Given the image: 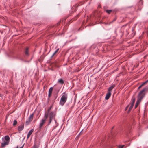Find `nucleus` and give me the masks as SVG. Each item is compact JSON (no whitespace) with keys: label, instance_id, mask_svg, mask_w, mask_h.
Returning a JSON list of instances; mask_svg holds the SVG:
<instances>
[{"label":"nucleus","instance_id":"f257e3e1","mask_svg":"<svg viewBox=\"0 0 148 148\" xmlns=\"http://www.w3.org/2000/svg\"><path fill=\"white\" fill-rule=\"evenodd\" d=\"M51 107H50L48 110L47 112H45V115L46 114H48V117L49 123L48 125L50 124L52 120L54 119L55 117L56 114L53 112H50Z\"/></svg>","mask_w":148,"mask_h":148},{"label":"nucleus","instance_id":"f03ea898","mask_svg":"<svg viewBox=\"0 0 148 148\" xmlns=\"http://www.w3.org/2000/svg\"><path fill=\"white\" fill-rule=\"evenodd\" d=\"M68 98L67 94L65 93H64L62 94V96L60 99V100L59 102V104L62 106L66 102Z\"/></svg>","mask_w":148,"mask_h":148},{"label":"nucleus","instance_id":"7ed1b4c3","mask_svg":"<svg viewBox=\"0 0 148 148\" xmlns=\"http://www.w3.org/2000/svg\"><path fill=\"white\" fill-rule=\"evenodd\" d=\"M47 118H48V114H46L45 115H44V118L42 119L39 125V127L38 128L39 130H40L41 127L45 123L47 119Z\"/></svg>","mask_w":148,"mask_h":148},{"label":"nucleus","instance_id":"20e7f679","mask_svg":"<svg viewBox=\"0 0 148 148\" xmlns=\"http://www.w3.org/2000/svg\"><path fill=\"white\" fill-rule=\"evenodd\" d=\"M148 90V88H146L143 89L141 90L140 93L139 94L138 97L143 98L144 97V92L145 91H147Z\"/></svg>","mask_w":148,"mask_h":148},{"label":"nucleus","instance_id":"39448f33","mask_svg":"<svg viewBox=\"0 0 148 148\" xmlns=\"http://www.w3.org/2000/svg\"><path fill=\"white\" fill-rule=\"evenodd\" d=\"M34 116V114H32L30 115V116L29 117L28 120H27L26 122V123L28 125V124L30 122H31L33 120Z\"/></svg>","mask_w":148,"mask_h":148},{"label":"nucleus","instance_id":"423d86ee","mask_svg":"<svg viewBox=\"0 0 148 148\" xmlns=\"http://www.w3.org/2000/svg\"><path fill=\"white\" fill-rule=\"evenodd\" d=\"M53 89V88L52 87L50 88L49 90L48 95V99H49L51 96Z\"/></svg>","mask_w":148,"mask_h":148},{"label":"nucleus","instance_id":"0eeeda50","mask_svg":"<svg viewBox=\"0 0 148 148\" xmlns=\"http://www.w3.org/2000/svg\"><path fill=\"white\" fill-rule=\"evenodd\" d=\"M9 143L8 141H6L3 140V142L1 143V147H4L5 145H8Z\"/></svg>","mask_w":148,"mask_h":148},{"label":"nucleus","instance_id":"6e6552de","mask_svg":"<svg viewBox=\"0 0 148 148\" xmlns=\"http://www.w3.org/2000/svg\"><path fill=\"white\" fill-rule=\"evenodd\" d=\"M111 95V92H108L106 95L105 97V99L106 100H108L110 97Z\"/></svg>","mask_w":148,"mask_h":148},{"label":"nucleus","instance_id":"1a4fd4ad","mask_svg":"<svg viewBox=\"0 0 148 148\" xmlns=\"http://www.w3.org/2000/svg\"><path fill=\"white\" fill-rule=\"evenodd\" d=\"M33 132V130H30L29 132H28L27 136V139H28L29 138L30 136L31 135V134H32V132Z\"/></svg>","mask_w":148,"mask_h":148},{"label":"nucleus","instance_id":"9d476101","mask_svg":"<svg viewBox=\"0 0 148 148\" xmlns=\"http://www.w3.org/2000/svg\"><path fill=\"white\" fill-rule=\"evenodd\" d=\"M24 126L23 125H21L19 126L18 128V131H22L23 129Z\"/></svg>","mask_w":148,"mask_h":148},{"label":"nucleus","instance_id":"9b49d317","mask_svg":"<svg viewBox=\"0 0 148 148\" xmlns=\"http://www.w3.org/2000/svg\"><path fill=\"white\" fill-rule=\"evenodd\" d=\"M5 141H8V142H9L10 138L9 136H6L5 137Z\"/></svg>","mask_w":148,"mask_h":148},{"label":"nucleus","instance_id":"f8f14e48","mask_svg":"<svg viewBox=\"0 0 148 148\" xmlns=\"http://www.w3.org/2000/svg\"><path fill=\"white\" fill-rule=\"evenodd\" d=\"M115 86V85H113L112 86L110 87L108 89L109 92H111V91L114 87Z\"/></svg>","mask_w":148,"mask_h":148},{"label":"nucleus","instance_id":"ddd939ff","mask_svg":"<svg viewBox=\"0 0 148 148\" xmlns=\"http://www.w3.org/2000/svg\"><path fill=\"white\" fill-rule=\"evenodd\" d=\"M28 51V48H27L25 50V54L27 56H28L29 55Z\"/></svg>","mask_w":148,"mask_h":148},{"label":"nucleus","instance_id":"4468645a","mask_svg":"<svg viewBox=\"0 0 148 148\" xmlns=\"http://www.w3.org/2000/svg\"><path fill=\"white\" fill-rule=\"evenodd\" d=\"M134 105L131 104V105L129 108V110L128 111V112L129 113L132 109Z\"/></svg>","mask_w":148,"mask_h":148},{"label":"nucleus","instance_id":"2eb2a0df","mask_svg":"<svg viewBox=\"0 0 148 148\" xmlns=\"http://www.w3.org/2000/svg\"><path fill=\"white\" fill-rule=\"evenodd\" d=\"M142 99V98L138 97V99L136 103L139 104L140 103Z\"/></svg>","mask_w":148,"mask_h":148},{"label":"nucleus","instance_id":"dca6fc26","mask_svg":"<svg viewBox=\"0 0 148 148\" xmlns=\"http://www.w3.org/2000/svg\"><path fill=\"white\" fill-rule=\"evenodd\" d=\"M142 99V98L138 97V99L136 103L139 104L140 103Z\"/></svg>","mask_w":148,"mask_h":148},{"label":"nucleus","instance_id":"f3484780","mask_svg":"<svg viewBox=\"0 0 148 148\" xmlns=\"http://www.w3.org/2000/svg\"><path fill=\"white\" fill-rule=\"evenodd\" d=\"M58 82L61 84H63L64 82L63 80L62 79H59Z\"/></svg>","mask_w":148,"mask_h":148},{"label":"nucleus","instance_id":"a211bd4d","mask_svg":"<svg viewBox=\"0 0 148 148\" xmlns=\"http://www.w3.org/2000/svg\"><path fill=\"white\" fill-rule=\"evenodd\" d=\"M59 50V49H58L51 56V58H52L56 54Z\"/></svg>","mask_w":148,"mask_h":148},{"label":"nucleus","instance_id":"6ab92c4d","mask_svg":"<svg viewBox=\"0 0 148 148\" xmlns=\"http://www.w3.org/2000/svg\"><path fill=\"white\" fill-rule=\"evenodd\" d=\"M147 82H148V80L145 82H143L142 84V86H143L145 85L146 84Z\"/></svg>","mask_w":148,"mask_h":148},{"label":"nucleus","instance_id":"aec40b11","mask_svg":"<svg viewBox=\"0 0 148 148\" xmlns=\"http://www.w3.org/2000/svg\"><path fill=\"white\" fill-rule=\"evenodd\" d=\"M147 82H148V80L145 82H143L142 84V86H143L145 85L146 84Z\"/></svg>","mask_w":148,"mask_h":148},{"label":"nucleus","instance_id":"412c9836","mask_svg":"<svg viewBox=\"0 0 148 148\" xmlns=\"http://www.w3.org/2000/svg\"><path fill=\"white\" fill-rule=\"evenodd\" d=\"M17 124V121L16 120L14 121L13 125L14 126L16 125Z\"/></svg>","mask_w":148,"mask_h":148},{"label":"nucleus","instance_id":"4be33fe9","mask_svg":"<svg viewBox=\"0 0 148 148\" xmlns=\"http://www.w3.org/2000/svg\"><path fill=\"white\" fill-rule=\"evenodd\" d=\"M132 103H131L132 104H133V105H134V102H135V98H133L132 99Z\"/></svg>","mask_w":148,"mask_h":148},{"label":"nucleus","instance_id":"5701e85b","mask_svg":"<svg viewBox=\"0 0 148 148\" xmlns=\"http://www.w3.org/2000/svg\"><path fill=\"white\" fill-rule=\"evenodd\" d=\"M106 11L107 13L109 14L111 12L112 10H107Z\"/></svg>","mask_w":148,"mask_h":148},{"label":"nucleus","instance_id":"b1692460","mask_svg":"<svg viewBox=\"0 0 148 148\" xmlns=\"http://www.w3.org/2000/svg\"><path fill=\"white\" fill-rule=\"evenodd\" d=\"M124 146H125V145H121L119 146L118 147H119V148H123Z\"/></svg>","mask_w":148,"mask_h":148},{"label":"nucleus","instance_id":"393cba45","mask_svg":"<svg viewBox=\"0 0 148 148\" xmlns=\"http://www.w3.org/2000/svg\"><path fill=\"white\" fill-rule=\"evenodd\" d=\"M138 104H138L137 103H136V104L135 106V108H136V107H137V106H138Z\"/></svg>","mask_w":148,"mask_h":148},{"label":"nucleus","instance_id":"a878e982","mask_svg":"<svg viewBox=\"0 0 148 148\" xmlns=\"http://www.w3.org/2000/svg\"><path fill=\"white\" fill-rule=\"evenodd\" d=\"M143 86H142V85H141L140 86H139L138 87V89H140V88L141 87H142Z\"/></svg>","mask_w":148,"mask_h":148},{"label":"nucleus","instance_id":"bb28decb","mask_svg":"<svg viewBox=\"0 0 148 148\" xmlns=\"http://www.w3.org/2000/svg\"><path fill=\"white\" fill-rule=\"evenodd\" d=\"M128 106H127V107H126L125 108V110H127V108H128Z\"/></svg>","mask_w":148,"mask_h":148},{"label":"nucleus","instance_id":"cd10ccee","mask_svg":"<svg viewBox=\"0 0 148 148\" xmlns=\"http://www.w3.org/2000/svg\"><path fill=\"white\" fill-rule=\"evenodd\" d=\"M78 17V15H77V16L76 17V18L75 20H76V19H77V18Z\"/></svg>","mask_w":148,"mask_h":148},{"label":"nucleus","instance_id":"c85d7f7f","mask_svg":"<svg viewBox=\"0 0 148 148\" xmlns=\"http://www.w3.org/2000/svg\"><path fill=\"white\" fill-rule=\"evenodd\" d=\"M115 20H114L113 21H115Z\"/></svg>","mask_w":148,"mask_h":148}]
</instances>
